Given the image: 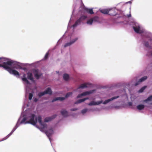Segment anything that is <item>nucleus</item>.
I'll return each mask as SVG.
<instances>
[{"instance_id": "1", "label": "nucleus", "mask_w": 152, "mask_h": 152, "mask_svg": "<svg viewBox=\"0 0 152 152\" xmlns=\"http://www.w3.org/2000/svg\"><path fill=\"white\" fill-rule=\"evenodd\" d=\"M4 59L3 57H0V62L1 59ZM14 63L13 61L10 60L7 61V62L3 63V64H0V67H3L5 70H7L10 74H13L15 76H19V73L17 71L12 69L8 65H11Z\"/></svg>"}, {"instance_id": "2", "label": "nucleus", "mask_w": 152, "mask_h": 152, "mask_svg": "<svg viewBox=\"0 0 152 152\" xmlns=\"http://www.w3.org/2000/svg\"><path fill=\"white\" fill-rule=\"evenodd\" d=\"M35 115L34 114H31L30 116L29 117L30 118V120L29 121H26L27 118L26 117H24L23 118V120L21 121V123H23L25 122V124H31L35 125L37 123V120L36 119V120H34V117Z\"/></svg>"}, {"instance_id": "3", "label": "nucleus", "mask_w": 152, "mask_h": 152, "mask_svg": "<svg viewBox=\"0 0 152 152\" xmlns=\"http://www.w3.org/2000/svg\"><path fill=\"white\" fill-rule=\"evenodd\" d=\"M37 120L39 124L41 125V127L40 129V130L42 132L44 131V129L45 128H47V125L42 122V118L41 116L39 115L37 117Z\"/></svg>"}, {"instance_id": "4", "label": "nucleus", "mask_w": 152, "mask_h": 152, "mask_svg": "<svg viewBox=\"0 0 152 152\" xmlns=\"http://www.w3.org/2000/svg\"><path fill=\"white\" fill-rule=\"evenodd\" d=\"M33 72L35 77L37 79H39L42 75L41 72L37 69H33Z\"/></svg>"}, {"instance_id": "5", "label": "nucleus", "mask_w": 152, "mask_h": 152, "mask_svg": "<svg viewBox=\"0 0 152 152\" xmlns=\"http://www.w3.org/2000/svg\"><path fill=\"white\" fill-rule=\"evenodd\" d=\"M87 18V16L86 15H82L80 16V18L77 19L75 22V23L72 26L73 27H76L78 24H79L82 21L85 20Z\"/></svg>"}, {"instance_id": "6", "label": "nucleus", "mask_w": 152, "mask_h": 152, "mask_svg": "<svg viewBox=\"0 0 152 152\" xmlns=\"http://www.w3.org/2000/svg\"><path fill=\"white\" fill-rule=\"evenodd\" d=\"M45 129H46V128L44 129V132L47 135V136L50 137L53 133V131L52 128L48 130H45Z\"/></svg>"}, {"instance_id": "7", "label": "nucleus", "mask_w": 152, "mask_h": 152, "mask_svg": "<svg viewBox=\"0 0 152 152\" xmlns=\"http://www.w3.org/2000/svg\"><path fill=\"white\" fill-rule=\"evenodd\" d=\"M117 14L116 10L115 9H109L108 14L111 16H115Z\"/></svg>"}, {"instance_id": "8", "label": "nucleus", "mask_w": 152, "mask_h": 152, "mask_svg": "<svg viewBox=\"0 0 152 152\" xmlns=\"http://www.w3.org/2000/svg\"><path fill=\"white\" fill-rule=\"evenodd\" d=\"M57 116L56 115H54L51 117H46L44 121L45 122H48L51 121L52 120L55 118Z\"/></svg>"}, {"instance_id": "9", "label": "nucleus", "mask_w": 152, "mask_h": 152, "mask_svg": "<svg viewBox=\"0 0 152 152\" xmlns=\"http://www.w3.org/2000/svg\"><path fill=\"white\" fill-rule=\"evenodd\" d=\"M78 38H76L75 39H73V40L70 41V42L66 43L64 46V47L70 46L75 42L77 39Z\"/></svg>"}, {"instance_id": "10", "label": "nucleus", "mask_w": 152, "mask_h": 152, "mask_svg": "<svg viewBox=\"0 0 152 152\" xmlns=\"http://www.w3.org/2000/svg\"><path fill=\"white\" fill-rule=\"evenodd\" d=\"M27 77L28 79L30 80L32 82H34V80L33 76V75L32 73L28 72L27 73Z\"/></svg>"}, {"instance_id": "11", "label": "nucleus", "mask_w": 152, "mask_h": 152, "mask_svg": "<svg viewBox=\"0 0 152 152\" xmlns=\"http://www.w3.org/2000/svg\"><path fill=\"white\" fill-rule=\"evenodd\" d=\"M90 84L88 83H84L80 85V86L77 89L80 88H86L89 87V85Z\"/></svg>"}, {"instance_id": "12", "label": "nucleus", "mask_w": 152, "mask_h": 152, "mask_svg": "<svg viewBox=\"0 0 152 152\" xmlns=\"http://www.w3.org/2000/svg\"><path fill=\"white\" fill-rule=\"evenodd\" d=\"M119 97V96H117L113 97L112 98L110 99H109L107 100H105L103 102V104H106L107 103L109 102L110 101H112L115 99L118 98Z\"/></svg>"}, {"instance_id": "13", "label": "nucleus", "mask_w": 152, "mask_h": 152, "mask_svg": "<svg viewBox=\"0 0 152 152\" xmlns=\"http://www.w3.org/2000/svg\"><path fill=\"white\" fill-rule=\"evenodd\" d=\"M147 76H144V77H142L141 78H140L139 80L135 84V86H137L138 85V84H139V83H140L144 81V80H145L147 79Z\"/></svg>"}, {"instance_id": "14", "label": "nucleus", "mask_w": 152, "mask_h": 152, "mask_svg": "<svg viewBox=\"0 0 152 152\" xmlns=\"http://www.w3.org/2000/svg\"><path fill=\"white\" fill-rule=\"evenodd\" d=\"M102 101H99L98 102H95L94 101H92L88 104V105L89 106H92L93 105H97L101 104L102 102Z\"/></svg>"}, {"instance_id": "15", "label": "nucleus", "mask_w": 152, "mask_h": 152, "mask_svg": "<svg viewBox=\"0 0 152 152\" xmlns=\"http://www.w3.org/2000/svg\"><path fill=\"white\" fill-rule=\"evenodd\" d=\"M84 12L88 13L91 14H92L94 13L92 9H89L87 8H84Z\"/></svg>"}, {"instance_id": "16", "label": "nucleus", "mask_w": 152, "mask_h": 152, "mask_svg": "<svg viewBox=\"0 0 152 152\" xmlns=\"http://www.w3.org/2000/svg\"><path fill=\"white\" fill-rule=\"evenodd\" d=\"M62 115L64 117H66L68 116V112L65 110L63 109L61 111Z\"/></svg>"}, {"instance_id": "17", "label": "nucleus", "mask_w": 152, "mask_h": 152, "mask_svg": "<svg viewBox=\"0 0 152 152\" xmlns=\"http://www.w3.org/2000/svg\"><path fill=\"white\" fill-rule=\"evenodd\" d=\"M95 90H92L89 91H86L83 92L82 93L83 96H85L87 95H89L93 93L94 91Z\"/></svg>"}, {"instance_id": "18", "label": "nucleus", "mask_w": 152, "mask_h": 152, "mask_svg": "<svg viewBox=\"0 0 152 152\" xmlns=\"http://www.w3.org/2000/svg\"><path fill=\"white\" fill-rule=\"evenodd\" d=\"M133 28L134 31L137 33H141L140 32V26H133Z\"/></svg>"}, {"instance_id": "19", "label": "nucleus", "mask_w": 152, "mask_h": 152, "mask_svg": "<svg viewBox=\"0 0 152 152\" xmlns=\"http://www.w3.org/2000/svg\"><path fill=\"white\" fill-rule=\"evenodd\" d=\"M45 94H48L51 95L52 94V92L51 89L50 88H48L46 90L44 91Z\"/></svg>"}, {"instance_id": "20", "label": "nucleus", "mask_w": 152, "mask_h": 152, "mask_svg": "<svg viewBox=\"0 0 152 152\" xmlns=\"http://www.w3.org/2000/svg\"><path fill=\"white\" fill-rule=\"evenodd\" d=\"M23 77L22 78V80L25 82H26L27 84H29L30 83L27 80L26 77V75L24 74L23 75Z\"/></svg>"}, {"instance_id": "21", "label": "nucleus", "mask_w": 152, "mask_h": 152, "mask_svg": "<svg viewBox=\"0 0 152 152\" xmlns=\"http://www.w3.org/2000/svg\"><path fill=\"white\" fill-rule=\"evenodd\" d=\"M65 99V98L63 97H58L54 98L52 101V102H53L59 100L61 101L64 100Z\"/></svg>"}, {"instance_id": "22", "label": "nucleus", "mask_w": 152, "mask_h": 152, "mask_svg": "<svg viewBox=\"0 0 152 152\" xmlns=\"http://www.w3.org/2000/svg\"><path fill=\"white\" fill-rule=\"evenodd\" d=\"M88 99H89L87 97V98H83V99H81L78 100L76 102H75V104H76L80 103H81V102H84L86 100Z\"/></svg>"}, {"instance_id": "23", "label": "nucleus", "mask_w": 152, "mask_h": 152, "mask_svg": "<svg viewBox=\"0 0 152 152\" xmlns=\"http://www.w3.org/2000/svg\"><path fill=\"white\" fill-rule=\"evenodd\" d=\"M109 9H104L100 10V12L104 14H108Z\"/></svg>"}, {"instance_id": "24", "label": "nucleus", "mask_w": 152, "mask_h": 152, "mask_svg": "<svg viewBox=\"0 0 152 152\" xmlns=\"http://www.w3.org/2000/svg\"><path fill=\"white\" fill-rule=\"evenodd\" d=\"M14 61V63L12 65H13V68H15V69H20V68L21 66L19 65H17V64H16L15 63V62L14 61Z\"/></svg>"}, {"instance_id": "25", "label": "nucleus", "mask_w": 152, "mask_h": 152, "mask_svg": "<svg viewBox=\"0 0 152 152\" xmlns=\"http://www.w3.org/2000/svg\"><path fill=\"white\" fill-rule=\"evenodd\" d=\"M145 106L143 104H139L137 106V108L139 110H142L144 108Z\"/></svg>"}, {"instance_id": "26", "label": "nucleus", "mask_w": 152, "mask_h": 152, "mask_svg": "<svg viewBox=\"0 0 152 152\" xmlns=\"http://www.w3.org/2000/svg\"><path fill=\"white\" fill-rule=\"evenodd\" d=\"M63 79L65 80H67L69 78V76L68 75L66 74H65L63 76Z\"/></svg>"}, {"instance_id": "27", "label": "nucleus", "mask_w": 152, "mask_h": 152, "mask_svg": "<svg viewBox=\"0 0 152 152\" xmlns=\"http://www.w3.org/2000/svg\"><path fill=\"white\" fill-rule=\"evenodd\" d=\"M144 45L147 48H148L150 49H151V47L149 45V43L148 42L145 41L144 42Z\"/></svg>"}, {"instance_id": "28", "label": "nucleus", "mask_w": 152, "mask_h": 152, "mask_svg": "<svg viewBox=\"0 0 152 152\" xmlns=\"http://www.w3.org/2000/svg\"><path fill=\"white\" fill-rule=\"evenodd\" d=\"M92 19L93 22H98L99 21V18L97 16L94 17L92 18Z\"/></svg>"}, {"instance_id": "29", "label": "nucleus", "mask_w": 152, "mask_h": 152, "mask_svg": "<svg viewBox=\"0 0 152 152\" xmlns=\"http://www.w3.org/2000/svg\"><path fill=\"white\" fill-rule=\"evenodd\" d=\"M152 100V95L148 97L146 99L144 100V102H147L148 101H151Z\"/></svg>"}, {"instance_id": "30", "label": "nucleus", "mask_w": 152, "mask_h": 152, "mask_svg": "<svg viewBox=\"0 0 152 152\" xmlns=\"http://www.w3.org/2000/svg\"><path fill=\"white\" fill-rule=\"evenodd\" d=\"M93 22V20L92 19V18H91L90 19L88 20L87 21V23L88 24L91 25L92 24Z\"/></svg>"}, {"instance_id": "31", "label": "nucleus", "mask_w": 152, "mask_h": 152, "mask_svg": "<svg viewBox=\"0 0 152 152\" xmlns=\"http://www.w3.org/2000/svg\"><path fill=\"white\" fill-rule=\"evenodd\" d=\"M16 129L15 128H14L13 129H12V131L7 136V138L9 137L14 132V131H15V130Z\"/></svg>"}, {"instance_id": "32", "label": "nucleus", "mask_w": 152, "mask_h": 152, "mask_svg": "<svg viewBox=\"0 0 152 152\" xmlns=\"http://www.w3.org/2000/svg\"><path fill=\"white\" fill-rule=\"evenodd\" d=\"M45 94L44 92H40L38 94V95L39 97H41L42 96L44 95Z\"/></svg>"}, {"instance_id": "33", "label": "nucleus", "mask_w": 152, "mask_h": 152, "mask_svg": "<svg viewBox=\"0 0 152 152\" xmlns=\"http://www.w3.org/2000/svg\"><path fill=\"white\" fill-rule=\"evenodd\" d=\"M146 87V86H144L139 91V92L142 93L143 91L145 89Z\"/></svg>"}, {"instance_id": "34", "label": "nucleus", "mask_w": 152, "mask_h": 152, "mask_svg": "<svg viewBox=\"0 0 152 152\" xmlns=\"http://www.w3.org/2000/svg\"><path fill=\"white\" fill-rule=\"evenodd\" d=\"M72 92H69L68 93H67L66 96H65V97L66 98H67L68 97H69L70 96L72 95Z\"/></svg>"}, {"instance_id": "35", "label": "nucleus", "mask_w": 152, "mask_h": 152, "mask_svg": "<svg viewBox=\"0 0 152 152\" xmlns=\"http://www.w3.org/2000/svg\"><path fill=\"white\" fill-rule=\"evenodd\" d=\"M88 111V109H83L81 111V113L83 114H84V113H86Z\"/></svg>"}, {"instance_id": "36", "label": "nucleus", "mask_w": 152, "mask_h": 152, "mask_svg": "<svg viewBox=\"0 0 152 152\" xmlns=\"http://www.w3.org/2000/svg\"><path fill=\"white\" fill-rule=\"evenodd\" d=\"M33 96V95L32 93H30L29 94L28 99L30 100H31L32 99Z\"/></svg>"}, {"instance_id": "37", "label": "nucleus", "mask_w": 152, "mask_h": 152, "mask_svg": "<svg viewBox=\"0 0 152 152\" xmlns=\"http://www.w3.org/2000/svg\"><path fill=\"white\" fill-rule=\"evenodd\" d=\"M48 53H47L45 56V57H44V58L45 59H47L48 57Z\"/></svg>"}, {"instance_id": "38", "label": "nucleus", "mask_w": 152, "mask_h": 152, "mask_svg": "<svg viewBox=\"0 0 152 152\" xmlns=\"http://www.w3.org/2000/svg\"><path fill=\"white\" fill-rule=\"evenodd\" d=\"M83 96L82 93L80 94H79L77 96V98H81L82 96Z\"/></svg>"}, {"instance_id": "39", "label": "nucleus", "mask_w": 152, "mask_h": 152, "mask_svg": "<svg viewBox=\"0 0 152 152\" xmlns=\"http://www.w3.org/2000/svg\"><path fill=\"white\" fill-rule=\"evenodd\" d=\"M78 110V109L77 108H72L70 109L71 111H75L76 110Z\"/></svg>"}, {"instance_id": "40", "label": "nucleus", "mask_w": 152, "mask_h": 152, "mask_svg": "<svg viewBox=\"0 0 152 152\" xmlns=\"http://www.w3.org/2000/svg\"><path fill=\"white\" fill-rule=\"evenodd\" d=\"M34 101L35 102H37L38 101V99L37 98H35L34 99Z\"/></svg>"}, {"instance_id": "41", "label": "nucleus", "mask_w": 152, "mask_h": 152, "mask_svg": "<svg viewBox=\"0 0 152 152\" xmlns=\"http://www.w3.org/2000/svg\"><path fill=\"white\" fill-rule=\"evenodd\" d=\"M128 104L129 106H132V102H128Z\"/></svg>"}, {"instance_id": "42", "label": "nucleus", "mask_w": 152, "mask_h": 152, "mask_svg": "<svg viewBox=\"0 0 152 152\" xmlns=\"http://www.w3.org/2000/svg\"><path fill=\"white\" fill-rule=\"evenodd\" d=\"M151 55H152V51L151 52Z\"/></svg>"}]
</instances>
